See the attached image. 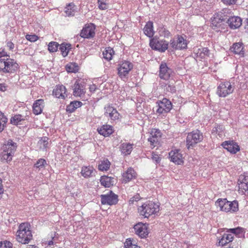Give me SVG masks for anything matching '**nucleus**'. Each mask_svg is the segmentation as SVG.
Listing matches in <instances>:
<instances>
[{
    "label": "nucleus",
    "instance_id": "1",
    "mask_svg": "<svg viewBox=\"0 0 248 248\" xmlns=\"http://www.w3.org/2000/svg\"><path fill=\"white\" fill-rule=\"evenodd\" d=\"M230 11V10L228 9H223L213 15L211 18V26L214 30L216 31H221L223 29H225L226 20L229 17L228 15Z\"/></svg>",
    "mask_w": 248,
    "mask_h": 248
},
{
    "label": "nucleus",
    "instance_id": "2",
    "mask_svg": "<svg viewBox=\"0 0 248 248\" xmlns=\"http://www.w3.org/2000/svg\"><path fill=\"white\" fill-rule=\"evenodd\" d=\"M16 236V240L18 242L22 244H29L32 239L31 225L27 222L20 224Z\"/></svg>",
    "mask_w": 248,
    "mask_h": 248
},
{
    "label": "nucleus",
    "instance_id": "3",
    "mask_svg": "<svg viewBox=\"0 0 248 248\" xmlns=\"http://www.w3.org/2000/svg\"><path fill=\"white\" fill-rule=\"evenodd\" d=\"M19 68L16 62L10 58L0 60V73L2 75L10 76L15 74Z\"/></svg>",
    "mask_w": 248,
    "mask_h": 248
},
{
    "label": "nucleus",
    "instance_id": "4",
    "mask_svg": "<svg viewBox=\"0 0 248 248\" xmlns=\"http://www.w3.org/2000/svg\"><path fill=\"white\" fill-rule=\"evenodd\" d=\"M140 215L144 218H148L155 215L159 211V205L155 202L147 201L138 208Z\"/></svg>",
    "mask_w": 248,
    "mask_h": 248
},
{
    "label": "nucleus",
    "instance_id": "5",
    "mask_svg": "<svg viewBox=\"0 0 248 248\" xmlns=\"http://www.w3.org/2000/svg\"><path fill=\"white\" fill-rule=\"evenodd\" d=\"M17 148L16 143L12 140L5 141L2 147L1 158L7 162L11 161Z\"/></svg>",
    "mask_w": 248,
    "mask_h": 248
},
{
    "label": "nucleus",
    "instance_id": "6",
    "mask_svg": "<svg viewBox=\"0 0 248 248\" xmlns=\"http://www.w3.org/2000/svg\"><path fill=\"white\" fill-rule=\"evenodd\" d=\"M235 86L234 82L228 80L222 81L217 86L216 93L220 97H226L233 92Z\"/></svg>",
    "mask_w": 248,
    "mask_h": 248
},
{
    "label": "nucleus",
    "instance_id": "7",
    "mask_svg": "<svg viewBox=\"0 0 248 248\" xmlns=\"http://www.w3.org/2000/svg\"><path fill=\"white\" fill-rule=\"evenodd\" d=\"M133 64L128 61H122L118 65V75L124 81H126L129 78V72L132 70Z\"/></svg>",
    "mask_w": 248,
    "mask_h": 248
},
{
    "label": "nucleus",
    "instance_id": "8",
    "mask_svg": "<svg viewBox=\"0 0 248 248\" xmlns=\"http://www.w3.org/2000/svg\"><path fill=\"white\" fill-rule=\"evenodd\" d=\"M202 133L199 130L189 132L186 137V145L188 148L193 147L195 144L201 142L203 140Z\"/></svg>",
    "mask_w": 248,
    "mask_h": 248
},
{
    "label": "nucleus",
    "instance_id": "9",
    "mask_svg": "<svg viewBox=\"0 0 248 248\" xmlns=\"http://www.w3.org/2000/svg\"><path fill=\"white\" fill-rule=\"evenodd\" d=\"M100 198L101 202L103 205H116L118 202V196L111 190L106 194L101 195Z\"/></svg>",
    "mask_w": 248,
    "mask_h": 248
},
{
    "label": "nucleus",
    "instance_id": "10",
    "mask_svg": "<svg viewBox=\"0 0 248 248\" xmlns=\"http://www.w3.org/2000/svg\"><path fill=\"white\" fill-rule=\"evenodd\" d=\"M169 43L164 40L153 38L150 40V46L151 48L161 52H165L168 48Z\"/></svg>",
    "mask_w": 248,
    "mask_h": 248
},
{
    "label": "nucleus",
    "instance_id": "11",
    "mask_svg": "<svg viewBox=\"0 0 248 248\" xmlns=\"http://www.w3.org/2000/svg\"><path fill=\"white\" fill-rule=\"evenodd\" d=\"M95 26L93 23L87 24L81 30L79 36L84 39L93 38L95 34Z\"/></svg>",
    "mask_w": 248,
    "mask_h": 248
},
{
    "label": "nucleus",
    "instance_id": "12",
    "mask_svg": "<svg viewBox=\"0 0 248 248\" xmlns=\"http://www.w3.org/2000/svg\"><path fill=\"white\" fill-rule=\"evenodd\" d=\"M172 108L171 102L169 99L164 98L158 102L156 112L160 114L167 113L170 111Z\"/></svg>",
    "mask_w": 248,
    "mask_h": 248
},
{
    "label": "nucleus",
    "instance_id": "13",
    "mask_svg": "<svg viewBox=\"0 0 248 248\" xmlns=\"http://www.w3.org/2000/svg\"><path fill=\"white\" fill-rule=\"evenodd\" d=\"M186 41L181 36H179L176 39H172L170 41V45L171 47L175 49H183L187 47Z\"/></svg>",
    "mask_w": 248,
    "mask_h": 248
},
{
    "label": "nucleus",
    "instance_id": "14",
    "mask_svg": "<svg viewBox=\"0 0 248 248\" xmlns=\"http://www.w3.org/2000/svg\"><path fill=\"white\" fill-rule=\"evenodd\" d=\"M150 134V136L148 140L150 142L151 146L154 147L158 144L161 137L162 133L159 129L153 128L151 129Z\"/></svg>",
    "mask_w": 248,
    "mask_h": 248
},
{
    "label": "nucleus",
    "instance_id": "15",
    "mask_svg": "<svg viewBox=\"0 0 248 248\" xmlns=\"http://www.w3.org/2000/svg\"><path fill=\"white\" fill-rule=\"evenodd\" d=\"M172 72V69L168 67L166 63L162 62L160 65L159 76L160 78L165 80L169 79Z\"/></svg>",
    "mask_w": 248,
    "mask_h": 248
},
{
    "label": "nucleus",
    "instance_id": "16",
    "mask_svg": "<svg viewBox=\"0 0 248 248\" xmlns=\"http://www.w3.org/2000/svg\"><path fill=\"white\" fill-rule=\"evenodd\" d=\"M104 115L109 118L112 121L118 120L120 114L117 109L110 105H108L104 108Z\"/></svg>",
    "mask_w": 248,
    "mask_h": 248
},
{
    "label": "nucleus",
    "instance_id": "17",
    "mask_svg": "<svg viewBox=\"0 0 248 248\" xmlns=\"http://www.w3.org/2000/svg\"><path fill=\"white\" fill-rule=\"evenodd\" d=\"M222 147L231 154H235L240 150L237 143L233 140H227L223 142L221 144Z\"/></svg>",
    "mask_w": 248,
    "mask_h": 248
},
{
    "label": "nucleus",
    "instance_id": "18",
    "mask_svg": "<svg viewBox=\"0 0 248 248\" xmlns=\"http://www.w3.org/2000/svg\"><path fill=\"white\" fill-rule=\"evenodd\" d=\"M135 233L141 238H146L148 235L149 232L146 224L139 223L134 227Z\"/></svg>",
    "mask_w": 248,
    "mask_h": 248
},
{
    "label": "nucleus",
    "instance_id": "19",
    "mask_svg": "<svg viewBox=\"0 0 248 248\" xmlns=\"http://www.w3.org/2000/svg\"><path fill=\"white\" fill-rule=\"evenodd\" d=\"M85 93V88L83 82L76 80L73 89V95L75 96L81 97Z\"/></svg>",
    "mask_w": 248,
    "mask_h": 248
},
{
    "label": "nucleus",
    "instance_id": "20",
    "mask_svg": "<svg viewBox=\"0 0 248 248\" xmlns=\"http://www.w3.org/2000/svg\"><path fill=\"white\" fill-rule=\"evenodd\" d=\"M137 173L134 170L130 167L122 174V182L127 183L136 178Z\"/></svg>",
    "mask_w": 248,
    "mask_h": 248
},
{
    "label": "nucleus",
    "instance_id": "21",
    "mask_svg": "<svg viewBox=\"0 0 248 248\" xmlns=\"http://www.w3.org/2000/svg\"><path fill=\"white\" fill-rule=\"evenodd\" d=\"M169 156L170 158V161L176 164L180 165L183 163L182 155L181 154L179 150L171 151L169 153Z\"/></svg>",
    "mask_w": 248,
    "mask_h": 248
},
{
    "label": "nucleus",
    "instance_id": "22",
    "mask_svg": "<svg viewBox=\"0 0 248 248\" xmlns=\"http://www.w3.org/2000/svg\"><path fill=\"white\" fill-rule=\"evenodd\" d=\"M226 23L231 29H236L239 28L242 25V19L239 16H231L227 19Z\"/></svg>",
    "mask_w": 248,
    "mask_h": 248
},
{
    "label": "nucleus",
    "instance_id": "23",
    "mask_svg": "<svg viewBox=\"0 0 248 248\" xmlns=\"http://www.w3.org/2000/svg\"><path fill=\"white\" fill-rule=\"evenodd\" d=\"M29 118V115L27 114V113L25 115L17 114L11 117L10 122L13 125H21L23 124L24 121L28 120Z\"/></svg>",
    "mask_w": 248,
    "mask_h": 248
},
{
    "label": "nucleus",
    "instance_id": "24",
    "mask_svg": "<svg viewBox=\"0 0 248 248\" xmlns=\"http://www.w3.org/2000/svg\"><path fill=\"white\" fill-rule=\"evenodd\" d=\"M66 91V89L64 86L58 85L53 89L52 93L57 98L64 99L67 96Z\"/></svg>",
    "mask_w": 248,
    "mask_h": 248
},
{
    "label": "nucleus",
    "instance_id": "25",
    "mask_svg": "<svg viewBox=\"0 0 248 248\" xmlns=\"http://www.w3.org/2000/svg\"><path fill=\"white\" fill-rule=\"evenodd\" d=\"M97 131L99 134L105 137L109 136L114 132L113 127L108 124H104L98 127Z\"/></svg>",
    "mask_w": 248,
    "mask_h": 248
},
{
    "label": "nucleus",
    "instance_id": "26",
    "mask_svg": "<svg viewBox=\"0 0 248 248\" xmlns=\"http://www.w3.org/2000/svg\"><path fill=\"white\" fill-rule=\"evenodd\" d=\"M233 239V236L232 234L224 233L221 238L218 239L217 244L219 246H224L232 242Z\"/></svg>",
    "mask_w": 248,
    "mask_h": 248
},
{
    "label": "nucleus",
    "instance_id": "27",
    "mask_svg": "<svg viewBox=\"0 0 248 248\" xmlns=\"http://www.w3.org/2000/svg\"><path fill=\"white\" fill-rule=\"evenodd\" d=\"M44 104V102L43 99H38L34 102L32 106V111L35 115H38L42 112Z\"/></svg>",
    "mask_w": 248,
    "mask_h": 248
},
{
    "label": "nucleus",
    "instance_id": "28",
    "mask_svg": "<svg viewBox=\"0 0 248 248\" xmlns=\"http://www.w3.org/2000/svg\"><path fill=\"white\" fill-rule=\"evenodd\" d=\"M133 144L124 142L120 145L119 148L122 154L125 156L131 154L133 149Z\"/></svg>",
    "mask_w": 248,
    "mask_h": 248
},
{
    "label": "nucleus",
    "instance_id": "29",
    "mask_svg": "<svg viewBox=\"0 0 248 248\" xmlns=\"http://www.w3.org/2000/svg\"><path fill=\"white\" fill-rule=\"evenodd\" d=\"M116 179L115 178L104 175L101 177L100 181L101 185L105 187H109L114 184Z\"/></svg>",
    "mask_w": 248,
    "mask_h": 248
},
{
    "label": "nucleus",
    "instance_id": "30",
    "mask_svg": "<svg viewBox=\"0 0 248 248\" xmlns=\"http://www.w3.org/2000/svg\"><path fill=\"white\" fill-rule=\"evenodd\" d=\"M243 44L240 42L233 44L230 48L231 50L234 53L238 54L242 56H243L244 54V51L243 50Z\"/></svg>",
    "mask_w": 248,
    "mask_h": 248
},
{
    "label": "nucleus",
    "instance_id": "31",
    "mask_svg": "<svg viewBox=\"0 0 248 248\" xmlns=\"http://www.w3.org/2000/svg\"><path fill=\"white\" fill-rule=\"evenodd\" d=\"M227 232H231L238 238H245L246 229L242 227H238L235 228L230 229Z\"/></svg>",
    "mask_w": 248,
    "mask_h": 248
},
{
    "label": "nucleus",
    "instance_id": "32",
    "mask_svg": "<svg viewBox=\"0 0 248 248\" xmlns=\"http://www.w3.org/2000/svg\"><path fill=\"white\" fill-rule=\"evenodd\" d=\"M47 165L46 161L44 158L39 159L33 166V169L35 171H40L45 169Z\"/></svg>",
    "mask_w": 248,
    "mask_h": 248
},
{
    "label": "nucleus",
    "instance_id": "33",
    "mask_svg": "<svg viewBox=\"0 0 248 248\" xmlns=\"http://www.w3.org/2000/svg\"><path fill=\"white\" fill-rule=\"evenodd\" d=\"M94 171V169L93 167L91 166H83L81 169V173L84 177L88 178L92 176Z\"/></svg>",
    "mask_w": 248,
    "mask_h": 248
},
{
    "label": "nucleus",
    "instance_id": "34",
    "mask_svg": "<svg viewBox=\"0 0 248 248\" xmlns=\"http://www.w3.org/2000/svg\"><path fill=\"white\" fill-rule=\"evenodd\" d=\"M197 54L201 59H205L209 57L210 52L207 47H202L198 49Z\"/></svg>",
    "mask_w": 248,
    "mask_h": 248
},
{
    "label": "nucleus",
    "instance_id": "35",
    "mask_svg": "<svg viewBox=\"0 0 248 248\" xmlns=\"http://www.w3.org/2000/svg\"><path fill=\"white\" fill-rule=\"evenodd\" d=\"M82 105V103L80 101H74L71 102L69 105L66 107V111L70 113L73 112L75 110L80 107Z\"/></svg>",
    "mask_w": 248,
    "mask_h": 248
},
{
    "label": "nucleus",
    "instance_id": "36",
    "mask_svg": "<svg viewBox=\"0 0 248 248\" xmlns=\"http://www.w3.org/2000/svg\"><path fill=\"white\" fill-rule=\"evenodd\" d=\"M153 27V23L152 22H148L143 29L144 34L149 37H152L154 35V32Z\"/></svg>",
    "mask_w": 248,
    "mask_h": 248
},
{
    "label": "nucleus",
    "instance_id": "37",
    "mask_svg": "<svg viewBox=\"0 0 248 248\" xmlns=\"http://www.w3.org/2000/svg\"><path fill=\"white\" fill-rule=\"evenodd\" d=\"M75 5L73 3H70L64 8V13L66 16H74L75 14Z\"/></svg>",
    "mask_w": 248,
    "mask_h": 248
},
{
    "label": "nucleus",
    "instance_id": "38",
    "mask_svg": "<svg viewBox=\"0 0 248 248\" xmlns=\"http://www.w3.org/2000/svg\"><path fill=\"white\" fill-rule=\"evenodd\" d=\"M114 51L112 48L110 47H106L105 51L103 52V57L107 61H109L112 58Z\"/></svg>",
    "mask_w": 248,
    "mask_h": 248
},
{
    "label": "nucleus",
    "instance_id": "39",
    "mask_svg": "<svg viewBox=\"0 0 248 248\" xmlns=\"http://www.w3.org/2000/svg\"><path fill=\"white\" fill-rule=\"evenodd\" d=\"M48 138L46 137H43L39 140L38 142V144L41 149L43 150L46 149L48 147Z\"/></svg>",
    "mask_w": 248,
    "mask_h": 248
},
{
    "label": "nucleus",
    "instance_id": "40",
    "mask_svg": "<svg viewBox=\"0 0 248 248\" xmlns=\"http://www.w3.org/2000/svg\"><path fill=\"white\" fill-rule=\"evenodd\" d=\"M158 31L159 35L164 37H169L171 35L170 31L163 26L158 28Z\"/></svg>",
    "mask_w": 248,
    "mask_h": 248
},
{
    "label": "nucleus",
    "instance_id": "41",
    "mask_svg": "<svg viewBox=\"0 0 248 248\" xmlns=\"http://www.w3.org/2000/svg\"><path fill=\"white\" fill-rule=\"evenodd\" d=\"M59 46L62 55L64 57H66L68 54L70 46L67 44L62 43Z\"/></svg>",
    "mask_w": 248,
    "mask_h": 248
},
{
    "label": "nucleus",
    "instance_id": "42",
    "mask_svg": "<svg viewBox=\"0 0 248 248\" xmlns=\"http://www.w3.org/2000/svg\"><path fill=\"white\" fill-rule=\"evenodd\" d=\"M229 205V210L228 212H230L231 213H235L238 211V202L237 201L234 200L232 202H230Z\"/></svg>",
    "mask_w": 248,
    "mask_h": 248
},
{
    "label": "nucleus",
    "instance_id": "43",
    "mask_svg": "<svg viewBox=\"0 0 248 248\" xmlns=\"http://www.w3.org/2000/svg\"><path fill=\"white\" fill-rule=\"evenodd\" d=\"M8 119L4 114L0 112V133L6 127V124L7 123Z\"/></svg>",
    "mask_w": 248,
    "mask_h": 248
},
{
    "label": "nucleus",
    "instance_id": "44",
    "mask_svg": "<svg viewBox=\"0 0 248 248\" xmlns=\"http://www.w3.org/2000/svg\"><path fill=\"white\" fill-rule=\"evenodd\" d=\"M110 165V162L107 159L101 161V163L99 164L98 169L102 171L107 170L109 169Z\"/></svg>",
    "mask_w": 248,
    "mask_h": 248
},
{
    "label": "nucleus",
    "instance_id": "45",
    "mask_svg": "<svg viewBox=\"0 0 248 248\" xmlns=\"http://www.w3.org/2000/svg\"><path fill=\"white\" fill-rule=\"evenodd\" d=\"M66 69L69 73H76L78 70V66L76 63H70L66 65Z\"/></svg>",
    "mask_w": 248,
    "mask_h": 248
},
{
    "label": "nucleus",
    "instance_id": "46",
    "mask_svg": "<svg viewBox=\"0 0 248 248\" xmlns=\"http://www.w3.org/2000/svg\"><path fill=\"white\" fill-rule=\"evenodd\" d=\"M124 248H140V247L133 242V239H126L124 243Z\"/></svg>",
    "mask_w": 248,
    "mask_h": 248
},
{
    "label": "nucleus",
    "instance_id": "47",
    "mask_svg": "<svg viewBox=\"0 0 248 248\" xmlns=\"http://www.w3.org/2000/svg\"><path fill=\"white\" fill-rule=\"evenodd\" d=\"M59 46L57 42L52 41L48 45V49L50 52H55L58 50Z\"/></svg>",
    "mask_w": 248,
    "mask_h": 248
},
{
    "label": "nucleus",
    "instance_id": "48",
    "mask_svg": "<svg viewBox=\"0 0 248 248\" xmlns=\"http://www.w3.org/2000/svg\"><path fill=\"white\" fill-rule=\"evenodd\" d=\"M239 191L244 194L246 192H248V183H238Z\"/></svg>",
    "mask_w": 248,
    "mask_h": 248
},
{
    "label": "nucleus",
    "instance_id": "49",
    "mask_svg": "<svg viewBox=\"0 0 248 248\" xmlns=\"http://www.w3.org/2000/svg\"><path fill=\"white\" fill-rule=\"evenodd\" d=\"M238 183H248V172H244L239 176Z\"/></svg>",
    "mask_w": 248,
    "mask_h": 248
},
{
    "label": "nucleus",
    "instance_id": "50",
    "mask_svg": "<svg viewBox=\"0 0 248 248\" xmlns=\"http://www.w3.org/2000/svg\"><path fill=\"white\" fill-rule=\"evenodd\" d=\"M0 248H13V244L7 240L0 241Z\"/></svg>",
    "mask_w": 248,
    "mask_h": 248
},
{
    "label": "nucleus",
    "instance_id": "51",
    "mask_svg": "<svg viewBox=\"0 0 248 248\" xmlns=\"http://www.w3.org/2000/svg\"><path fill=\"white\" fill-rule=\"evenodd\" d=\"M106 1V0H97L99 9L103 10L108 9V6Z\"/></svg>",
    "mask_w": 248,
    "mask_h": 248
},
{
    "label": "nucleus",
    "instance_id": "52",
    "mask_svg": "<svg viewBox=\"0 0 248 248\" xmlns=\"http://www.w3.org/2000/svg\"><path fill=\"white\" fill-rule=\"evenodd\" d=\"M226 200L227 199H219L216 202V206L219 207L221 211V209L223 208V206L226 202Z\"/></svg>",
    "mask_w": 248,
    "mask_h": 248
},
{
    "label": "nucleus",
    "instance_id": "53",
    "mask_svg": "<svg viewBox=\"0 0 248 248\" xmlns=\"http://www.w3.org/2000/svg\"><path fill=\"white\" fill-rule=\"evenodd\" d=\"M25 37L27 40L31 42H34L39 39L38 36L35 34H27Z\"/></svg>",
    "mask_w": 248,
    "mask_h": 248
},
{
    "label": "nucleus",
    "instance_id": "54",
    "mask_svg": "<svg viewBox=\"0 0 248 248\" xmlns=\"http://www.w3.org/2000/svg\"><path fill=\"white\" fill-rule=\"evenodd\" d=\"M140 199V196L139 194L135 195L129 200V204H133L135 202H138Z\"/></svg>",
    "mask_w": 248,
    "mask_h": 248
},
{
    "label": "nucleus",
    "instance_id": "55",
    "mask_svg": "<svg viewBox=\"0 0 248 248\" xmlns=\"http://www.w3.org/2000/svg\"><path fill=\"white\" fill-rule=\"evenodd\" d=\"M152 158L153 161H154L156 164H158L161 160V158L159 155L157 154H155L154 153H152Z\"/></svg>",
    "mask_w": 248,
    "mask_h": 248
},
{
    "label": "nucleus",
    "instance_id": "56",
    "mask_svg": "<svg viewBox=\"0 0 248 248\" xmlns=\"http://www.w3.org/2000/svg\"><path fill=\"white\" fill-rule=\"evenodd\" d=\"M166 90L168 92H170L171 93H174L176 92V90L175 86L173 85L168 84L166 87Z\"/></svg>",
    "mask_w": 248,
    "mask_h": 248
},
{
    "label": "nucleus",
    "instance_id": "57",
    "mask_svg": "<svg viewBox=\"0 0 248 248\" xmlns=\"http://www.w3.org/2000/svg\"><path fill=\"white\" fill-rule=\"evenodd\" d=\"M222 2L226 5H233L234 4L236 0H221Z\"/></svg>",
    "mask_w": 248,
    "mask_h": 248
},
{
    "label": "nucleus",
    "instance_id": "58",
    "mask_svg": "<svg viewBox=\"0 0 248 248\" xmlns=\"http://www.w3.org/2000/svg\"><path fill=\"white\" fill-rule=\"evenodd\" d=\"M229 202H230V201H227V200H226V202L225 203L224 205L223 206V208H222L221 209L222 211H224L225 212H228V210L229 209V205H230Z\"/></svg>",
    "mask_w": 248,
    "mask_h": 248
},
{
    "label": "nucleus",
    "instance_id": "59",
    "mask_svg": "<svg viewBox=\"0 0 248 248\" xmlns=\"http://www.w3.org/2000/svg\"><path fill=\"white\" fill-rule=\"evenodd\" d=\"M10 56L7 55L6 52L4 51L0 52V60L4 59H8Z\"/></svg>",
    "mask_w": 248,
    "mask_h": 248
},
{
    "label": "nucleus",
    "instance_id": "60",
    "mask_svg": "<svg viewBox=\"0 0 248 248\" xmlns=\"http://www.w3.org/2000/svg\"><path fill=\"white\" fill-rule=\"evenodd\" d=\"M7 46L10 50H13L15 47V45L12 42L9 41L7 43Z\"/></svg>",
    "mask_w": 248,
    "mask_h": 248
},
{
    "label": "nucleus",
    "instance_id": "61",
    "mask_svg": "<svg viewBox=\"0 0 248 248\" xmlns=\"http://www.w3.org/2000/svg\"><path fill=\"white\" fill-rule=\"evenodd\" d=\"M89 89L91 92L93 93L96 91L97 87L95 84H92L90 86Z\"/></svg>",
    "mask_w": 248,
    "mask_h": 248
},
{
    "label": "nucleus",
    "instance_id": "62",
    "mask_svg": "<svg viewBox=\"0 0 248 248\" xmlns=\"http://www.w3.org/2000/svg\"><path fill=\"white\" fill-rule=\"evenodd\" d=\"M2 180L0 178V195L2 194L4 192L3 186L2 185Z\"/></svg>",
    "mask_w": 248,
    "mask_h": 248
},
{
    "label": "nucleus",
    "instance_id": "63",
    "mask_svg": "<svg viewBox=\"0 0 248 248\" xmlns=\"http://www.w3.org/2000/svg\"><path fill=\"white\" fill-rule=\"evenodd\" d=\"M7 90V86L4 84H0V91L4 92Z\"/></svg>",
    "mask_w": 248,
    "mask_h": 248
},
{
    "label": "nucleus",
    "instance_id": "64",
    "mask_svg": "<svg viewBox=\"0 0 248 248\" xmlns=\"http://www.w3.org/2000/svg\"><path fill=\"white\" fill-rule=\"evenodd\" d=\"M245 31L248 33V18L247 20V24L245 26Z\"/></svg>",
    "mask_w": 248,
    "mask_h": 248
}]
</instances>
